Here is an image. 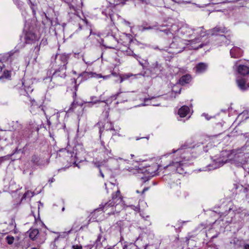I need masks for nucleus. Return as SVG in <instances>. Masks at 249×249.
Instances as JSON below:
<instances>
[{"label":"nucleus","mask_w":249,"mask_h":249,"mask_svg":"<svg viewBox=\"0 0 249 249\" xmlns=\"http://www.w3.org/2000/svg\"><path fill=\"white\" fill-rule=\"evenodd\" d=\"M103 161H101V162H100V161H93L92 162V163L94 164V165L98 168L99 169H100V167L103 165Z\"/></svg>","instance_id":"nucleus-31"},{"label":"nucleus","mask_w":249,"mask_h":249,"mask_svg":"<svg viewBox=\"0 0 249 249\" xmlns=\"http://www.w3.org/2000/svg\"><path fill=\"white\" fill-rule=\"evenodd\" d=\"M112 74V75H116V74H115V73H113V72L112 73V74Z\"/></svg>","instance_id":"nucleus-51"},{"label":"nucleus","mask_w":249,"mask_h":249,"mask_svg":"<svg viewBox=\"0 0 249 249\" xmlns=\"http://www.w3.org/2000/svg\"><path fill=\"white\" fill-rule=\"evenodd\" d=\"M6 240L7 243L9 245H11L13 243L14 241V237L12 236H7L6 237Z\"/></svg>","instance_id":"nucleus-30"},{"label":"nucleus","mask_w":249,"mask_h":249,"mask_svg":"<svg viewBox=\"0 0 249 249\" xmlns=\"http://www.w3.org/2000/svg\"><path fill=\"white\" fill-rule=\"evenodd\" d=\"M13 53L9 52L3 54H0V61L6 62L8 61Z\"/></svg>","instance_id":"nucleus-22"},{"label":"nucleus","mask_w":249,"mask_h":249,"mask_svg":"<svg viewBox=\"0 0 249 249\" xmlns=\"http://www.w3.org/2000/svg\"><path fill=\"white\" fill-rule=\"evenodd\" d=\"M136 192H137L138 194L140 193V191H138V190L136 191Z\"/></svg>","instance_id":"nucleus-48"},{"label":"nucleus","mask_w":249,"mask_h":249,"mask_svg":"<svg viewBox=\"0 0 249 249\" xmlns=\"http://www.w3.org/2000/svg\"><path fill=\"white\" fill-rule=\"evenodd\" d=\"M207 44H208V42H207L206 43H200L198 46H193V47L194 49L196 50V49H198L199 48H201L203 47H204V46L207 45Z\"/></svg>","instance_id":"nucleus-32"},{"label":"nucleus","mask_w":249,"mask_h":249,"mask_svg":"<svg viewBox=\"0 0 249 249\" xmlns=\"http://www.w3.org/2000/svg\"><path fill=\"white\" fill-rule=\"evenodd\" d=\"M243 54V51L239 47H233L230 50V54L231 57L238 58L241 57Z\"/></svg>","instance_id":"nucleus-13"},{"label":"nucleus","mask_w":249,"mask_h":249,"mask_svg":"<svg viewBox=\"0 0 249 249\" xmlns=\"http://www.w3.org/2000/svg\"><path fill=\"white\" fill-rule=\"evenodd\" d=\"M195 41H193L192 40V41H191L190 44H191V45H193L194 44V43H195Z\"/></svg>","instance_id":"nucleus-44"},{"label":"nucleus","mask_w":249,"mask_h":249,"mask_svg":"<svg viewBox=\"0 0 249 249\" xmlns=\"http://www.w3.org/2000/svg\"><path fill=\"white\" fill-rule=\"evenodd\" d=\"M48 124L50 125L51 123L49 121L48 122Z\"/></svg>","instance_id":"nucleus-52"},{"label":"nucleus","mask_w":249,"mask_h":249,"mask_svg":"<svg viewBox=\"0 0 249 249\" xmlns=\"http://www.w3.org/2000/svg\"><path fill=\"white\" fill-rule=\"evenodd\" d=\"M72 248L73 249H83V247L81 245H73Z\"/></svg>","instance_id":"nucleus-34"},{"label":"nucleus","mask_w":249,"mask_h":249,"mask_svg":"<svg viewBox=\"0 0 249 249\" xmlns=\"http://www.w3.org/2000/svg\"><path fill=\"white\" fill-rule=\"evenodd\" d=\"M192 147L194 146L185 142L180 148L174 149L169 154L162 156L160 166L164 169H169L172 172L182 174L184 172V166L192 158V155L188 150Z\"/></svg>","instance_id":"nucleus-1"},{"label":"nucleus","mask_w":249,"mask_h":249,"mask_svg":"<svg viewBox=\"0 0 249 249\" xmlns=\"http://www.w3.org/2000/svg\"><path fill=\"white\" fill-rule=\"evenodd\" d=\"M190 109L188 106H183L180 108L178 111V114L180 117L183 118L189 113Z\"/></svg>","instance_id":"nucleus-19"},{"label":"nucleus","mask_w":249,"mask_h":249,"mask_svg":"<svg viewBox=\"0 0 249 249\" xmlns=\"http://www.w3.org/2000/svg\"><path fill=\"white\" fill-rule=\"evenodd\" d=\"M185 41L180 38H174L173 41L171 44V48L176 49L178 53H180L185 48L186 43Z\"/></svg>","instance_id":"nucleus-6"},{"label":"nucleus","mask_w":249,"mask_h":249,"mask_svg":"<svg viewBox=\"0 0 249 249\" xmlns=\"http://www.w3.org/2000/svg\"><path fill=\"white\" fill-rule=\"evenodd\" d=\"M238 72L242 75L249 74V67L245 65H239L236 67Z\"/></svg>","instance_id":"nucleus-15"},{"label":"nucleus","mask_w":249,"mask_h":249,"mask_svg":"<svg viewBox=\"0 0 249 249\" xmlns=\"http://www.w3.org/2000/svg\"><path fill=\"white\" fill-rule=\"evenodd\" d=\"M191 80V76L189 74H186L182 76L179 79V83L184 85L189 83Z\"/></svg>","instance_id":"nucleus-21"},{"label":"nucleus","mask_w":249,"mask_h":249,"mask_svg":"<svg viewBox=\"0 0 249 249\" xmlns=\"http://www.w3.org/2000/svg\"><path fill=\"white\" fill-rule=\"evenodd\" d=\"M130 172H131L133 173H135V171H136V169H130V168H129L127 169Z\"/></svg>","instance_id":"nucleus-37"},{"label":"nucleus","mask_w":249,"mask_h":249,"mask_svg":"<svg viewBox=\"0 0 249 249\" xmlns=\"http://www.w3.org/2000/svg\"><path fill=\"white\" fill-rule=\"evenodd\" d=\"M11 77V72L9 71H4L3 74L0 77V80L2 78H9Z\"/></svg>","instance_id":"nucleus-29"},{"label":"nucleus","mask_w":249,"mask_h":249,"mask_svg":"<svg viewBox=\"0 0 249 249\" xmlns=\"http://www.w3.org/2000/svg\"><path fill=\"white\" fill-rule=\"evenodd\" d=\"M128 46L123 45L122 43L119 42L116 50L120 51L124 53L126 51V50L128 49Z\"/></svg>","instance_id":"nucleus-24"},{"label":"nucleus","mask_w":249,"mask_h":249,"mask_svg":"<svg viewBox=\"0 0 249 249\" xmlns=\"http://www.w3.org/2000/svg\"><path fill=\"white\" fill-rule=\"evenodd\" d=\"M208 67V65L207 63L203 62L199 63L195 67L196 71L198 73H203L207 70Z\"/></svg>","instance_id":"nucleus-16"},{"label":"nucleus","mask_w":249,"mask_h":249,"mask_svg":"<svg viewBox=\"0 0 249 249\" xmlns=\"http://www.w3.org/2000/svg\"><path fill=\"white\" fill-rule=\"evenodd\" d=\"M111 99H117L118 98L119 99L120 102H124L127 100V98L125 96V93L120 92H118L114 95H113L111 96Z\"/></svg>","instance_id":"nucleus-18"},{"label":"nucleus","mask_w":249,"mask_h":249,"mask_svg":"<svg viewBox=\"0 0 249 249\" xmlns=\"http://www.w3.org/2000/svg\"><path fill=\"white\" fill-rule=\"evenodd\" d=\"M111 201H113L115 203V205H117L119 203L122 202V197L121 195L120 191L118 189L115 193L112 195V199Z\"/></svg>","instance_id":"nucleus-17"},{"label":"nucleus","mask_w":249,"mask_h":249,"mask_svg":"<svg viewBox=\"0 0 249 249\" xmlns=\"http://www.w3.org/2000/svg\"><path fill=\"white\" fill-rule=\"evenodd\" d=\"M222 37H224V38H226V36H222Z\"/></svg>","instance_id":"nucleus-55"},{"label":"nucleus","mask_w":249,"mask_h":249,"mask_svg":"<svg viewBox=\"0 0 249 249\" xmlns=\"http://www.w3.org/2000/svg\"><path fill=\"white\" fill-rule=\"evenodd\" d=\"M110 4H114L115 0H107Z\"/></svg>","instance_id":"nucleus-36"},{"label":"nucleus","mask_w":249,"mask_h":249,"mask_svg":"<svg viewBox=\"0 0 249 249\" xmlns=\"http://www.w3.org/2000/svg\"><path fill=\"white\" fill-rule=\"evenodd\" d=\"M133 75L132 74H130V73H128V74H124L123 75V77H124V79H126V78H128L130 77H131V76H132Z\"/></svg>","instance_id":"nucleus-35"},{"label":"nucleus","mask_w":249,"mask_h":249,"mask_svg":"<svg viewBox=\"0 0 249 249\" xmlns=\"http://www.w3.org/2000/svg\"><path fill=\"white\" fill-rule=\"evenodd\" d=\"M25 40L26 43L30 44L38 40V37L35 33L31 31H29L25 34Z\"/></svg>","instance_id":"nucleus-11"},{"label":"nucleus","mask_w":249,"mask_h":249,"mask_svg":"<svg viewBox=\"0 0 249 249\" xmlns=\"http://www.w3.org/2000/svg\"><path fill=\"white\" fill-rule=\"evenodd\" d=\"M93 73L92 72L85 71L80 74L79 77H82L83 80H86L89 77H91Z\"/></svg>","instance_id":"nucleus-23"},{"label":"nucleus","mask_w":249,"mask_h":249,"mask_svg":"<svg viewBox=\"0 0 249 249\" xmlns=\"http://www.w3.org/2000/svg\"><path fill=\"white\" fill-rule=\"evenodd\" d=\"M69 55L65 53L56 54L55 56V64L60 67H67Z\"/></svg>","instance_id":"nucleus-9"},{"label":"nucleus","mask_w":249,"mask_h":249,"mask_svg":"<svg viewBox=\"0 0 249 249\" xmlns=\"http://www.w3.org/2000/svg\"><path fill=\"white\" fill-rule=\"evenodd\" d=\"M104 129L107 130H114V126L111 122L107 121L104 126Z\"/></svg>","instance_id":"nucleus-25"},{"label":"nucleus","mask_w":249,"mask_h":249,"mask_svg":"<svg viewBox=\"0 0 249 249\" xmlns=\"http://www.w3.org/2000/svg\"><path fill=\"white\" fill-rule=\"evenodd\" d=\"M193 31H196L200 36H204L206 35H210L208 34V31L207 32L203 27H197L196 29H192Z\"/></svg>","instance_id":"nucleus-20"},{"label":"nucleus","mask_w":249,"mask_h":249,"mask_svg":"<svg viewBox=\"0 0 249 249\" xmlns=\"http://www.w3.org/2000/svg\"><path fill=\"white\" fill-rule=\"evenodd\" d=\"M107 249H114L113 248H112V247H109V248H108Z\"/></svg>","instance_id":"nucleus-45"},{"label":"nucleus","mask_w":249,"mask_h":249,"mask_svg":"<svg viewBox=\"0 0 249 249\" xmlns=\"http://www.w3.org/2000/svg\"><path fill=\"white\" fill-rule=\"evenodd\" d=\"M73 227L71 228V229L68 232V233H71V232L73 230Z\"/></svg>","instance_id":"nucleus-43"},{"label":"nucleus","mask_w":249,"mask_h":249,"mask_svg":"<svg viewBox=\"0 0 249 249\" xmlns=\"http://www.w3.org/2000/svg\"><path fill=\"white\" fill-rule=\"evenodd\" d=\"M74 82L75 83V91L73 93V101L72 103H71V107H70L68 111L71 112L73 111L74 109V108L77 107L78 104L77 102L76 101V91L77 90L78 88V85L76 84V80L75 79H74Z\"/></svg>","instance_id":"nucleus-14"},{"label":"nucleus","mask_w":249,"mask_h":249,"mask_svg":"<svg viewBox=\"0 0 249 249\" xmlns=\"http://www.w3.org/2000/svg\"><path fill=\"white\" fill-rule=\"evenodd\" d=\"M156 68H157V67L154 68V70H155Z\"/></svg>","instance_id":"nucleus-57"},{"label":"nucleus","mask_w":249,"mask_h":249,"mask_svg":"<svg viewBox=\"0 0 249 249\" xmlns=\"http://www.w3.org/2000/svg\"><path fill=\"white\" fill-rule=\"evenodd\" d=\"M236 83L238 87L242 90H247L249 88V82H247L244 78L237 79Z\"/></svg>","instance_id":"nucleus-12"},{"label":"nucleus","mask_w":249,"mask_h":249,"mask_svg":"<svg viewBox=\"0 0 249 249\" xmlns=\"http://www.w3.org/2000/svg\"><path fill=\"white\" fill-rule=\"evenodd\" d=\"M228 32L227 29L224 26H216L208 30V34L210 36H217L221 34H225Z\"/></svg>","instance_id":"nucleus-10"},{"label":"nucleus","mask_w":249,"mask_h":249,"mask_svg":"<svg viewBox=\"0 0 249 249\" xmlns=\"http://www.w3.org/2000/svg\"><path fill=\"white\" fill-rule=\"evenodd\" d=\"M31 249H37V248H36V247H34V248H31Z\"/></svg>","instance_id":"nucleus-46"},{"label":"nucleus","mask_w":249,"mask_h":249,"mask_svg":"<svg viewBox=\"0 0 249 249\" xmlns=\"http://www.w3.org/2000/svg\"><path fill=\"white\" fill-rule=\"evenodd\" d=\"M67 67H60L53 72L51 81L58 84L61 79H64L66 77Z\"/></svg>","instance_id":"nucleus-4"},{"label":"nucleus","mask_w":249,"mask_h":249,"mask_svg":"<svg viewBox=\"0 0 249 249\" xmlns=\"http://www.w3.org/2000/svg\"><path fill=\"white\" fill-rule=\"evenodd\" d=\"M14 3L17 5L18 8L22 10L24 8V2L21 0H13Z\"/></svg>","instance_id":"nucleus-26"},{"label":"nucleus","mask_w":249,"mask_h":249,"mask_svg":"<svg viewBox=\"0 0 249 249\" xmlns=\"http://www.w3.org/2000/svg\"><path fill=\"white\" fill-rule=\"evenodd\" d=\"M99 172H100V175H101V177H102V178H104V174L102 173V171H101V169H100V170H99Z\"/></svg>","instance_id":"nucleus-39"},{"label":"nucleus","mask_w":249,"mask_h":249,"mask_svg":"<svg viewBox=\"0 0 249 249\" xmlns=\"http://www.w3.org/2000/svg\"><path fill=\"white\" fill-rule=\"evenodd\" d=\"M27 233L31 240L36 241L38 246L44 243L46 240V232L39 231L37 229L30 228L27 231Z\"/></svg>","instance_id":"nucleus-2"},{"label":"nucleus","mask_w":249,"mask_h":249,"mask_svg":"<svg viewBox=\"0 0 249 249\" xmlns=\"http://www.w3.org/2000/svg\"><path fill=\"white\" fill-rule=\"evenodd\" d=\"M105 44L104 46L107 48L113 49L116 50L117 48L119 42L113 36H109L105 39Z\"/></svg>","instance_id":"nucleus-7"},{"label":"nucleus","mask_w":249,"mask_h":249,"mask_svg":"<svg viewBox=\"0 0 249 249\" xmlns=\"http://www.w3.org/2000/svg\"><path fill=\"white\" fill-rule=\"evenodd\" d=\"M125 248H126V246L124 247L123 249H125Z\"/></svg>","instance_id":"nucleus-56"},{"label":"nucleus","mask_w":249,"mask_h":249,"mask_svg":"<svg viewBox=\"0 0 249 249\" xmlns=\"http://www.w3.org/2000/svg\"><path fill=\"white\" fill-rule=\"evenodd\" d=\"M115 203L113 201L109 200L106 203H102L99 205V208L96 210H101L104 212H108V213H113L114 207L115 206Z\"/></svg>","instance_id":"nucleus-8"},{"label":"nucleus","mask_w":249,"mask_h":249,"mask_svg":"<svg viewBox=\"0 0 249 249\" xmlns=\"http://www.w3.org/2000/svg\"><path fill=\"white\" fill-rule=\"evenodd\" d=\"M31 102L32 103V105H33L34 103H36V101L35 100H31Z\"/></svg>","instance_id":"nucleus-42"},{"label":"nucleus","mask_w":249,"mask_h":249,"mask_svg":"<svg viewBox=\"0 0 249 249\" xmlns=\"http://www.w3.org/2000/svg\"><path fill=\"white\" fill-rule=\"evenodd\" d=\"M102 145L104 146V142H102Z\"/></svg>","instance_id":"nucleus-54"},{"label":"nucleus","mask_w":249,"mask_h":249,"mask_svg":"<svg viewBox=\"0 0 249 249\" xmlns=\"http://www.w3.org/2000/svg\"><path fill=\"white\" fill-rule=\"evenodd\" d=\"M234 158L232 163L237 166H242L247 162V158L245 154L241 150H234Z\"/></svg>","instance_id":"nucleus-5"},{"label":"nucleus","mask_w":249,"mask_h":249,"mask_svg":"<svg viewBox=\"0 0 249 249\" xmlns=\"http://www.w3.org/2000/svg\"><path fill=\"white\" fill-rule=\"evenodd\" d=\"M58 239V237H57V238H55L54 240V241L55 242L56 241V240H57Z\"/></svg>","instance_id":"nucleus-50"},{"label":"nucleus","mask_w":249,"mask_h":249,"mask_svg":"<svg viewBox=\"0 0 249 249\" xmlns=\"http://www.w3.org/2000/svg\"><path fill=\"white\" fill-rule=\"evenodd\" d=\"M131 157H134L133 155H131Z\"/></svg>","instance_id":"nucleus-58"},{"label":"nucleus","mask_w":249,"mask_h":249,"mask_svg":"<svg viewBox=\"0 0 249 249\" xmlns=\"http://www.w3.org/2000/svg\"><path fill=\"white\" fill-rule=\"evenodd\" d=\"M31 161L36 165H38L39 158L36 155H34L31 157Z\"/></svg>","instance_id":"nucleus-28"},{"label":"nucleus","mask_w":249,"mask_h":249,"mask_svg":"<svg viewBox=\"0 0 249 249\" xmlns=\"http://www.w3.org/2000/svg\"><path fill=\"white\" fill-rule=\"evenodd\" d=\"M13 222H14V221H12V224H11V225H12V226H14V223H13Z\"/></svg>","instance_id":"nucleus-49"},{"label":"nucleus","mask_w":249,"mask_h":249,"mask_svg":"<svg viewBox=\"0 0 249 249\" xmlns=\"http://www.w3.org/2000/svg\"><path fill=\"white\" fill-rule=\"evenodd\" d=\"M124 54L126 55L132 56L135 58H138V56L133 53V51L129 48V47H128V49L126 50V51L124 53Z\"/></svg>","instance_id":"nucleus-27"},{"label":"nucleus","mask_w":249,"mask_h":249,"mask_svg":"<svg viewBox=\"0 0 249 249\" xmlns=\"http://www.w3.org/2000/svg\"><path fill=\"white\" fill-rule=\"evenodd\" d=\"M65 210V208L64 207H63L62 209V211H64Z\"/></svg>","instance_id":"nucleus-47"},{"label":"nucleus","mask_w":249,"mask_h":249,"mask_svg":"<svg viewBox=\"0 0 249 249\" xmlns=\"http://www.w3.org/2000/svg\"><path fill=\"white\" fill-rule=\"evenodd\" d=\"M97 78H103L104 79H107L110 77L111 75H107L105 76H103L101 74H96Z\"/></svg>","instance_id":"nucleus-33"},{"label":"nucleus","mask_w":249,"mask_h":249,"mask_svg":"<svg viewBox=\"0 0 249 249\" xmlns=\"http://www.w3.org/2000/svg\"><path fill=\"white\" fill-rule=\"evenodd\" d=\"M100 123H101L100 122L98 123L97 125H100Z\"/></svg>","instance_id":"nucleus-53"},{"label":"nucleus","mask_w":249,"mask_h":249,"mask_svg":"<svg viewBox=\"0 0 249 249\" xmlns=\"http://www.w3.org/2000/svg\"><path fill=\"white\" fill-rule=\"evenodd\" d=\"M244 248H245V249H249V244L245 245Z\"/></svg>","instance_id":"nucleus-41"},{"label":"nucleus","mask_w":249,"mask_h":249,"mask_svg":"<svg viewBox=\"0 0 249 249\" xmlns=\"http://www.w3.org/2000/svg\"><path fill=\"white\" fill-rule=\"evenodd\" d=\"M234 150H224L220 152L219 157L216 160V162L219 166H222L228 162L232 163L234 158Z\"/></svg>","instance_id":"nucleus-3"},{"label":"nucleus","mask_w":249,"mask_h":249,"mask_svg":"<svg viewBox=\"0 0 249 249\" xmlns=\"http://www.w3.org/2000/svg\"><path fill=\"white\" fill-rule=\"evenodd\" d=\"M148 189H149V188H148V187H145V188H144L143 189V190H142V194H143L145 193V191H147V190H148Z\"/></svg>","instance_id":"nucleus-38"},{"label":"nucleus","mask_w":249,"mask_h":249,"mask_svg":"<svg viewBox=\"0 0 249 249\" xmlns=\"http://www.w3.org/2000/svg\"><path fill=\"white\" fill-rule=\"evenodd\" d=\"M54 181V179L53 178H52L51 179H49V182L50 183H53V181Z\"/></svg>","instance_id":"nucleus-40"}]
</instances>
